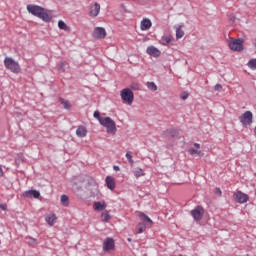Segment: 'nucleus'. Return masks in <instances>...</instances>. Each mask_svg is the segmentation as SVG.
I'll return each mask as SVG.
<instances>
[{"instance_id": "1", "label": "nucleus", "mask_w": 256, "mask_h": 256, "mask_svg": "<svg viewBox=\"0 0 256 256\" xmlns=\"http://www.w3.org/2000/svg\"><path fill=\"white\" fill-rule=\"evenodd\" d=\"M33 15L39 19H42V21H45L46 23H49V21L52 19L51 13L41 6H33Z\"/></svg>"}, {"instance_id": "2", "label": "nucleus", "mask_w": 256, "mask_h": 256, "mask_svg": "<svg viewBox=\"0 0 256 256\" xmlns=\"http://www.w3.org/2000/svg\"><path fill=\"white\" fill-rule=\"evenodd\" d=\"M100 125L106 128L107 133L110 135H115L117 133V126L115 121L111 119V117H104V119L100 120Z\"/></svg>"}, {"instance_id": "3", "label": "nucleus", "mask_w": 256, "mask_h": 256, "mask_svg": "<svg viewBox=\"0 0 256 256\" xmlns=\"http://www.w3.org/2000/svg\"><path fill=\"white\" fill-rule=\"evenodd\" d=\"M4 65L6 69L11 71L12 73H19L21 71V67L19 66V62L14 61L11 57H6L4 59Z\"/></svg>"}, {"instance_id": "4", "label": "nucleus", "mask_w": 256, "mask_h": 256, "mask_svg": "<svg viewBox=\"0 0 256 256\" xmlns=\"http://www.w3.org/2000/svg\"><path fill=\"white\" fill-rule=\"evenodd\" d=\"M121 99L123 103H127V105H133V101L135 99V95L133 91L129 88H124L120 92Z\"/></svg>"}, {"instance_id": "5", "label": "nucleus", "mask_w": 256, "mask_h": 256, "mask_svg": "<svg viewBox=\"0 0 256 256\" xmlns=\"http://www.w3.org/2000/svg\"><path fill=\"white\" fill-rule=\"evenodd\" d=\"M239 121L242 127H251V125H253V112H244L242 115L239 116Z\"/></svg>"}, {"instance_id": "6", "label": "nucleus", "mask_w": 256, "mask_h": 256, "mask_svg": "<svg viewBox=\"0 0 256 256\" xmlns=\"http://www.w3.org/2000/svg\"><path fill=\"white\" fill-rule=\"evenodd\" d=\"M243 39L238 38H230L228 41V47L231 49V51H238L241 52L243 50Z\"/></svg>"}, {"instance_id": "7", "label": "nucleus", "mask_w": 256, "mask_h": 256, "mask_svg": "<svg viewBox=\"0 0 256 256\" xmlns=\"http://www.w3.org/2000/svg\"><path fill=\"white\" fill-rule=\"evenodd\" d=\"M191 215L194 221H201L203 219V215H205V209L201 206H196L193 210H191Z\"/></svg>"}, {"instance_id": "8", "label": "nucleus", "mask_w": 256, "mask_h": 256, "mask_svg": "<svg viewBox=\"0 0 256 256\" xmlns=\"http://www.w3.org/2000/svg\"><path fill=\"white\" fill-rule=\"evenodd\" d=\"M94 39H105L107 37V31L103 27H96L92 33Z\"/></svg>"}, {"instance_id": "9", "label": "nucleus", "mask_w": 256, "mask_h": 256, "mask_svg": "<svg viewBox=\"0 0 256 256\" xmlns=\"http://www.w3.org/2000/svg\"><path fill=\"white\" fill-rule=\"evenodd\" d=\"M233 197H234V200L240 204L247 203V201H249V195L241 191H237L236 193H234Z\"/></svg>"}, {"instance_id": "10", "label": "nucleus", "mask_w": 256, "mask_h": 256, "mask_svg": "<svg viewBox=\"0 0 256 256\" xmlns=\"http://www.w3.org/2000/svg\"><path fill=\"white\" fill-rule=\"evenodd\" d=\"M115 250V240L113 238H106L103 242V251L109 252Z\"/></svg>"}, {"instance_id": "11", "label": "nucleus", "mask_w": 256, "mask_h": 256, "mask_svg": "<svg viewBox=\"0 0 256 256\" xmlns=\"http://www.w3.org/2000/svg\"><path fill=\"white\" fill-rule=\"evenodd\" d=\"M153 27V22L149 18H143L140 22L141 31H149Z\"/></svg>"}, {"instance_id": "12", "label": "nucleus", "mask_w": 256, "mask_h": 256, "mask_svg": "<svg viewBox=\"0 0 256 256\" xmlns=\"http://www.w3.org/2000/svg\"><path fill=\"white\" fill-rule=\"evenodd\" d=\"M100 11H101V5L96 2L93 5H91L89 15H90V17H97V15H99Z\"/></svg>"}, {"instance_id": "13", "label": "nucleus", "mask_w": 256, "mask_h": 256, "mask_svg": "<svg viewBox=\"0 0 256 256\" xmlns=\"http://www.w3.org/2000/svg\"><path fill=\"white\" fill-rule=\"evenodd\" d=\"M146 53L148 55H151V57H160L161 56V50H159L157 47L155 46H149L146 49Z\"/></svg>"}, {"instance_id": "14", "label": "nucleus", "mask_w": 256, "mask_h": 256, "mask_svg": "<svg viewBox=\"0 0 256 256\" xmlns=\"http://www.w3.org/2000/svg\"><path fill=\"white\" fill-rule=\"evenodd\" d=\"M105 183L110 191H114V189L117 187V183L115 182V178H113V176H107L105 179Z\"/></svg>"}, {"instance_id": "15", "label": "nucleus", "mask_w": 256, "mask_h": 256, "mask_svg": "<svg viewBox=\"0 0 256 256\" xmlns=\"http://www.w3.org/2000/svg\"><path fill=\"white\" fill-rule=\"evenodd\" d=\"M45 221L50 227H53L55 223H57V216L53 213H50L46 215Z\"/></svg>"}, {"instance_id": "16", "label": "nucleus", "mask_w": 256, "mask_h": 256, "mask_svg": "<svg viewBox=\"0 0 256 256\" xmlns=\"http://www.w3.org/2000/svg\"><path fill=\"white\" fill-rule=\"evenodd\" d=\"M93 209L94 211H105V209H107V203H105V201L95 202Z\"/></svg>"}, {"instance_id": "17", "label": "nucleus", "mask_w": 256, "mask_h": 256, "mask_svg": "<svg viewBox=\"0 0 256 256\" xmlns=\"http://www.w3.org/2000/svg\"><path fill=\"white\" fill-rule=\"evenodd\" d=\"M76 135L77 137H80V138L87 137V127L78 126V128L76 129Z\"/></svg>"}, {"instance_id": "18", "label": "nucleus", "mask_w": 256, "mask_h": 256, "mask_svg": "<svg viewBox=\"0 0 256 256\" xmlns=\"http://www.w3.org/2000/svg\"><path fill=\"white\" fill-rule=\"evenodd\" d=\"M173 41V36L171 35H165V36H162L161 40H160V44L161 45H164V46H167L169 45V43H171Z\"/></svg>"}, {"instance_id": "19", "label": "nucleus", "mask_w": 256, "mask_h": 256, "mask_svg": "<svg viewBox=\"0 0 256 256\" xmlns=\"http://www.w3.org/2000/svg\"><path fill=\"white\" fill-rule=\"evenodd\" d=\"M138 217L141 221H144V223H149V225H153V220H151V218H149V216H147L145 213L140 212Z\"/></svg>"}, {"instance_id": "20", "label": "nucleus", "mask_w": 256, "mask_h": 256, "mask_svg": "<svg viewBox=\"0 0 256 256\" xmlns=\"http://www.w3.org/2000/svg\"><path fill=\"white\" fill-rule=\"evenodd\" d=\"M59 103H61L63 109H66L67 111H69V109H71L72 105L71 102H69L68 100H65L64 98H59Z\"/></svg>"}, {"instance_id": "21", "label": "nucleus", "mask_w": 256, "mask_h": 256, "mask_svg": "<svg viewBox=\"0 0 256 256\" xmlns=\"http://www.w3.org/2000/svg\"><path fill=\"white\" fill-rule=\"evenodd\" d=\"M134 177H136V179H139V177H145V171L141 168H136L134 170Z\"/></svg>"}, {"instance_id": "22", "label": "nucleus", "mask_w": 256, "mask_h": 256, "mask_svg": "<svg viewBox=\"0 0 256 256\" xmlns=\"http://www.w3.org/2000/svg\"><path fill=\"white\" fill-rule=\"evenodd\" d=\"M247 67H249V69H252V71H255L256 70V58L250 59L247 63Z\"/></svg>"}, {"instance_id": "23", "label": "nucleus", "mask_w": 256, "mask_h": 256, "mask_svg": "<svg viewBox=\"0 0 256 256\" xmlns=\"http://www.w3.org/2000/svg\"><path fill=\"white\" fill-rule=\"evenodd\" d=\"M60 201L63 207H69V196L62 195Z\"/></svg>"}, {"instance_id": "24", "label": "nucleus", "mask_w": 256, "mask_h": 256, "mask_svg": "<svg viewBox=\"0 0 256 256\" xmlns=\"http://www.w3.org/2000/svg\"><path fill=\"white\" fill-rule=\"evenodd\" d=\"M145 229H147V226L143 223H138V225L136 226V233L141 234L145 231Z\"/></svg>"}, {"instance_id": "25", "label": "nucleus", "mask_w": 256, "mask_h": 256, "mask_svg": "<svg viewBox=\"0 0 256 256\" xmlns=\"http://www.w3.org/2000/svg\"><path fill=\"white\" fill-rule=\"evenodd\" d=\"M146 85L150 91H157V84L155 82H147Z\"/></svg>"}, {"instance_id": "26", "label": "nucleus", "mask_w": 256, "mask_h": 256, "mask_svg": "<svg viewBox=\"0 0 256 256\" xmlns=\"http://www.w3.org/2000/svg\"><path fill=\"white\" fill-rule=\"evenodd\" d=\"M185 35V32L181 28H177L176 30V39H182Z\"/></svg>"}, {"instance_id": "27", "label": "nucleus", "mask_w": 256, "mask_h": 256, "mask_svg": "<svg viewBox=\"0 0 256 256\" xmlns=\"http://www.w3.org/2000/svg\"><path fill=\"white\" fill-rule=\"evenodd\" d=\"M59 29H62V31H67V24L63 20H59L58 22Z\"/></svg>"}, {"instance_id": "28", "label": "nucleus", "mask_w": 256, "mask_h": 256, "mask_svg": "<svg viewBox=\"0 0 256 256\" xmlns=\"http://www.w3.org/2000/svg\"><path fill=\"white\" fill-rule=\"evenodd\" d=\"M101 218L102 221H109V219H111V215H109V213L106 211L102 213Z\"/></svg>"}, {"instance_id": "29", "label": "nucleus", "mask_w": 256, "mask_h": 256, "mask_svg": "<svg viewBox=\"0 0 256 256\" xmlns=\"http://www.w3.org/2000/svg\"><path fill=\"white\" fill-rule=\"evenodd\" d=\"M188 153H190L191 155H201V150L199 149H195V148H191Z\"/></svg>"}, {"instance_id": "30", "label": "nucleus", "mask_w": 256, "mask_h": 256, "mask_svg": "<svg viewBox=\"0 0 256 256\" xmlns=\"http://www.w3.org/2000/svg\"><path fill=\"white\" fill-rule=\"evenodd\" d=\"M23 197H26V198H31V197H33V189H30V190H28V191H25V192L23 193Z\"/></svg>"}, {"instance_id": "31", "label": "nucleus", "mask_w": 256, "mask_h": 256, "mask_svg": "<svg viewBox=\"0 0 256 256\" xmlns=\"http://www.w3.org/2000/svg\"><path fill=\"white\" fill-rule=\"evenodd\" d=\"M126 159L129 161L130 165H133V156L131 155V152H127L125 155Z\"/></svg>"}, {"instance_id": "32", "label": "nucleus", "mask_w": 256, "mask_h": 256, "mask_svg": "<svg viewBox=\"0 0 256 256\" xmlns=\"http://www.w3.org/2000/svg\"><path fill=\"white\" fill-rule=\"evenodd\" d=\"M94 117H95V119H98L99 123H101V119H105V118L101 117V113H99V111L94 112Z\"/></svg>"}, {"instance_id": "33", "label": "nucleus", "mask_w": 256, "mask_h": 256, "mask_svg": "<svg viewBox=\"0 0 256 256\" xmlns=\"http://www.w3.org/2000/svg\"><path fill=\"white\" fill-rule=\"evenodd\" d=\"M131 89H133V91H139L140 86L138 83H133L131 84Z\"/></svg>"}, {"instance_id": "34", "label": "nucleus", "mask_w": 256, "mask_h": 256, "mask_svg": "<svg viewBox=\"0 0 256 256\" xmlns=\"http://www.w3.org/2000/svg\"><path fill=\"white\" fill-rule=\"evenodd\" d=\"M33 197L34 199H39V197H41V193L37 190H33Z\"/></svg>"}, {"instance_id": "35", "label": "nucleus", "mask_w": 256, "mask_h": 256, "mask_svg": "<svg viewBox=\"0 0 256 256\" xmlns=\"http://www.w3.org/2000/svg\"><path fill=\"white\" fill-rule=\"evenodd\" d=\"M181 99L183 100V101H185L186 99H188L189 98V93H187V92H184V93H182L181 94Z\"/></svg>"}, {"instance_id": "36", "label": "nucleus", "mask_w": 256, "mask_h": 256, "mask_svg": "<svg viewBox=\"0 0 256 256\" xmlns=\"http://www.w3.org/2000/svg\"><path fill=\"white\" fill-rule=\"evenodd\" d=\"M214 89L215 91H221L223 89V86L221 84H216Z\"/></svg>"}, {"instance_id": "37", "label": "nucleus", "mask_w": 256, "mask_h": 256, "mask_svg": "<svg viewBox=\"0 0 256 256\" xmlns=\"http://www.w3.org/2000/svg\"><path fill=\"white\" fill-rule=\"evenodd\" d=\"M27 11H28V13H33V5L32 4H29L27 6Z\"/></svg>"}, {"instance_id": "38", "label": "nucleus", "mask_w": 256, "mask_h": 256, "mask_svg": "<svg viewBox=\"0 0 256 256\" xmlns=\"http://www.w3.org/2000/svg\"><path fill=\"white\" fill-rule=\"evenodd\" d=\"M215 194L219 195V197H221V195H222L221 189L220 188H216L215 189Z\"/></svg>"}, {"instance_id": "39", "label": "nucleus", "mask_w": 256, "mask_h": 256, "mask_svg": "<svg viewBox=\"0 0 256 256\" xmlns=\"http://www.w3.org/2000/svg\"><path fill=\"white\" fill-rule=\"evenodd\" d=\"M0 209H2V211H7V204H0Z\"/></svg>"}, {"instance_id": "40", "label": "nucleus", "mask_w": 256, "mask_h": 256, "mask_svg": "<svg viewBox=\"0 0 256 256\" xmlns=\"http://www.w3.org/2000/svg\"><path fill=\"white\" fill-rule=\"evenodd\" d=\"M4 173H3V167L0 166V177H3Z\"/></svg>"}, {"instance_id": "41", "label": "nucleus", "mask_w": 256, "mask_h": 256, "mask_svg": "<svg viewBox=\"0 0 256 256\" xmlns=\"http://www.w3.org/2000/svg\"><path fill=\"white\" fill-rule=\"evenodd\" d=\"M194 147H196V149H199L201 147V145H199V143H195Z\"/></svg>"}, {"instance_id": "42", "label": "nucleus", "mask_w": 256, "mask_h": 256, "mask_svg": "<svg viewBox=\"0 0 256 256\" xmlns=\"http://www.w3.org/2000/svg\"><path fill=\"white\" fill-rule=\"evenodd\" d=\"M113 169H114V171H120L119 166H114Z\"/></svg>"}, {"instance_id": "43", "label": "nucleus", "mask_w": 256, "mask_h": 256, "mask_svg": "<svg viewBox=\"0 0 256 256\" xmlns=\"http://www.w3.org/2000/svg\"><path fill=\"white\" fill-rule=\"evenodd\" d=\"M254 47L256 48V39H255V41H254Z\"/></svg>"}, {"instance_id": "44", "label": "nucleus", "mask_w": 256, "mask_h": 256, "mask_svg": "<svg viewBox=\"0 0 256 256\" xmlns=\"http://www.w3.org/2000/svg\"><path fill=\"white\" fill-rule=\"evenodd\" d=\"M232 21H235V16H233Z\"/></svg>"}, {"instance_id": "45", "label": "nucleus", "mask_w": 256, "mask_h": 256, "mask_svg": "<svg viewBox=\"0 0 256 256\" xmlns=\"http://www.w3.org/2000/svg\"><path fill=\"white\" fill-rule=\"evenodd\" d=\"M127 241L131 242V238H128Z\"/></svg>"}]
</instances>
